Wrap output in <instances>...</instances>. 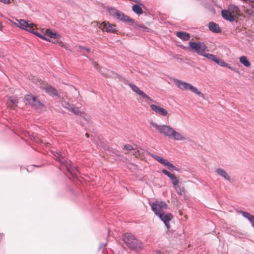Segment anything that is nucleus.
<instances>
[{"label": "nucleus", "instance_id": "nucleus-1", "mask_svg": "<svg viewBox=\"0 0 254 254\" xmlns=\"http://www.w3.org/2000/svg\"><path fill=\"white\" fill-rule=\"evenodd\" d=\"M50 152L54 158L60 163L61 167H64L72 177H77V174H79L78 169L74 164L65 158L63 152L55 148L51 149Z\"/></svg>", "mask_w": 254, "mask_h": 254}, {"label": "nucleus", "instance_id": "nucleus-2", "mask_svg": "<svg viewBox=\"0 0 254 254\" xmlns=\"http://www.w3.org/2000/svg\"><path fill=\"white\" fill-rule=\"evenodd\" d=\"M124 242L130 250L136 252L142 250V243L137 239L134 235L130 233H125L122 237Z\"/></svg>", "mask_w": 254, "mask_h": 254}, {"label": "nucleus", "instance_id": "nucleus-3", "mask_svg": "<svg viewBox=\"0 0 254 254\" xmlns=\"http://www.w3.org/2000/svg\"><path fill=\"white\" fill-rule=\"evenodd\" d=\"M188 49L190 52H194L202 56L205 51H208L207 47L203 42L190 41L189 43Z\"/></svg>", "mask_w": 254, "mask_h": 254}, {"label": "nucleus", "instance_id": "nucleus-4", "mask_svg": "<svg viewBox=\"0 0 254 254\" xmlns=\"http://www.w3.org/2000/svg\"><path fill=\"white\" fill-rule=\"evenodd\" d=\"M174 82L175 83L176 85L181 90H188L189 89L190 91L193 93H195L198 95L199 96L203 97V94L200 92L195 87L193 86L190 83H187L186 82H184L182 80H180L178 79L175 78L174 79Z\"/></svg>", "mask_w": 254, "mask_h": 254}, {"label": "nucleus", "instance_id": "nucleus-5", "mask_svg": "<svg viewBox=\"0 0 254 254\" xmlns=\"http://www.w3.org/2000/svg\"><path fill=\"white\" fill-rule=\"evenodd\" d=\"M113 74H115L116 75V77H118L124 80V82L125 84L128 85L132 89V90L140 96L142 98L146 99L148 101H149L150 102H154L153 100L149 96L146 95L144 92H143L142 91H141L137 86L135 85L134 84L129 82L127 80H125V79L122 77L121 75L116 73H113Z\"/></svg>", "mask_w": 254, "mask_h": 254}, {"label": "nucleus", "instance_id": "nucleus-6", "mask_svg": "<svg viewBox=\"0 0 254 254\" xmlns=\"http://www.w3.org/2000/svg\"><path fill=\"white\" fill-rule=\"evenodd\" d=\"M152 211L154 213L155 215L163 212L164 210L168 208V204L163 201L155 200L151 203L149 202Z\"/></svg>", "mask_w": 254, "mask_h": 254}, {"label": "nucleus", "instance_id": "nucleus-7", "mask_svg": "<svg viewBox=\"0 0 254 254\" xmlns=\"http://www.w3.org/2000/svg\"><path fill=\"white\" fill-rule=\"evenodd\" d=\"M150 125L160 134L170 138V135L173 129L172 127L167 125H158L154 122H151Z\"/></svg>", "mask_w": 254, "mask_h": 254}, {"label": "nucleus", "instance_id": "nucleus-8", "mask_svg": "<svg viewBox=\"0 0 254 254\" xmlns=\"http://www.w3.org/2000/svg\"><path fill=\"white\" fill-rule=\"evenodd\" d=\"M62 106L64 108L72 112L74 115L79 116L84 119L86 120L84 113L81 111L78 107H74L73 105H71L65 101H64L62 102Z\"/></svg>", "mask_w": 254, "mask_h": 254}, {"label": "nucleus", "instance_id": "nucleus-9", "mask_svg": "<svg viewBox=\"0 0 254 254\" xmlns=\"http://www.w3.org/2000/svg\"><path fill=\"white\" fill-rule=\"evenodd\" d=\"M151 156L153 159L159 162L161 164L163 165V166H167L168 169L170 171H173V170H175L178 172L180 171L179 168H177L173 164L169 162L167 160L153 154H151Z\"/></svg>", "mask_w": 254, "mask_h": 254}, {"label": "nucleus", "instance_id": "nucleus-10", "mask_svg": "<svg viewBox=\"0 0 254 254\" xmlns=\"http://www.w3.org/2000/svg\"><path fill=\"white\" fill-rule=\"evenodd\" d=\"M159 218L164 223L166 227L169 230L170 227V221L173 217V215L169 212L165 213L164 211L157 215Z\"/></svg>", "mask_w": 254, "mask_h": 254}, {"label": "nucleus", "instance_id": "nucleus-11", "mask_svg": "<svg viewBox=\"0 0 254 254\" xmlns=\"http://www.w3.org/2000/svg\"><path fill=\"white\" fill-rule=\"evenodd\" d=\"M115 18L130 26V24H131L134 22V19L130 18L128 16L126 15L123 12L119 10H118Z\"/></svg>", "mask_w": 254, "mask_h": 254}, {"label": "nucleus", "instance_id": "nucleus-12", "mask_svg": "<svg viewBox=\"0 0 254 254\" xmlns=\"http://www.w3.org/2000/svg\"><path fill=\"white\" fill-rule=\"evenodd\" d=\"M116 27V25L108 22L107 23L103 22L99 26V28L104 29L107 32L111 33H115L117 32V30Z\"/></svg>", "mask_w": 254, "mask_h": 254}, {"label": "nucleus", "instance_id": "nucleus-13", "mask_svg": "<svg viewBox=\"0 0 254 254\" xmlns=\"http://www.w3.org/2000/svg\"><path fill=\"white\" fill-rule=\"evenodd\" d=\"M162 172L167 176L168 178H170V179L171 180V182L173 186H174L175 188H176V187L177 188H179V180L173 174L169 172L168 171H167L166 169H163L162 170Z\"/></svg>", "mask_w": 254, "mask_h": 254}, {"label": "nucleus", "instance_id": "nucleus-14", "mask_svg": "<svg viewBox=\"0 0 254 254\" xmlns=\"http://www.w3.org/2000/svg\"><path fill=\"white\" fill-rule=\"evenodd\" d=\"M150 108L152 110L154 111L156 113L159 114V115L163 116H166L168 114V111L164 108L161 107L159 106L151 104Z\"/></svg>", "mask_w": 254, "mask_h": 254}, {"label": "nucleus", "instance_id": "nucleus-15", "mask_svg": "<svg viewBox=\"0 0 254 254\" xmlns=\"http://www.w3.org/2000/svg\"><path fill=\"white\" fill-rule=\"evenodd\" d=\"M221 15L223 19L231 22L235 21V19L232 12L228 10L224 9L221 11Z\"/></svg>", "mask_w": 254, "mask_h": 254}, {"label": "nucleus", "instance_id": "nucleus-16", "mask_svg": "<svg viewBox=\"0 0 254 254\" xmlns=\"http://www.w3.org/2000/svg\"><path fill=\"white\" fill-rule=\"evenodd\" d=\"M44 90L45 92L47 93L49 96L57 97L58 98H60L57 90L52 86L48 85L46 86L44 88Z\"/></svg>", "mask_w": 254, "mask_h": 254}, {"label": "nucleus", "instance_id": "nucleus-17", "mask_svg": "<svg viewBox=\"0 0 254 254\" xmlns=\"http://www.w3.org/2000/svg\"><path fill=\"white\" fill-rule=\"evenodd\" d=\"M130 26H132L134 29L142 31L150 32V31L151 30L147 26L144 25L139 24V23L137 21H135L134 19V22L131 24H130Z\"/></svg>", "mask_w": 254, "mask_h": 254}, {"label": "nucleus", "instance_id": "nucleus-18", "mask_svg": "<svg viewBox=\"0 0 254 254\" xmlns=\"http://www.w3.org/2000/svg\"><path fill=\"white\" fill-rule=\"evenodd\" d=\"M240 213L244 217L247 219L250 222L252 226L254 228V216L250 214L249 212L243 210H241L240 211Z\"/></svg>", "mask_w": 254, "mask_h": 254}, {"label": "nucleus", "instance_id": "nucleus-19", "mask_svg": "<svg viewBox=\"0 0 254 254\" xmlns=\"http://www.w3.org/2000/svg\"><path fill=\"white\" fill-rule=\"evenodd\" d=\"M46 34L51 38L58 39L61 37V35L53 29H48L46 30Z\"/></svg>", "mask_w": 254, "mask_h": 254}, {"label": "nucleus", "instance_id": "nucleus-20", "mask_svg": "<svg viewBox=\"0 0 254 254\" xmlns=\"http://www.w3.org/2000/svg\"><path fill=\"white\" fill-rule=\"evenodd\" d=\"M209 30L212 32L218 33L221 32V28L219 25L214 22L211 21L209 23L208 26Z\"/></svg>", "mask_w": 254, "mask_h": 254}, {"label": "nucleus", "instance_id": "nucleus-21", "mask_svg": "<svg viewBox=\"0 0 254 254\" xmlns=\"http://www.w3.org/2000/svg\"><path fill=\"white\" fill-rule=\"evenodd\" d=\"M142 7H144V5L141 3L133 4L132 6V10L135 13L140 15L143 13Z\"/></svg>", "mask_w": 254, "mask_h": 254}, {"label": "nucleus", "instance_id": "nucleus-22", "mask_svg": "<svg viewBox=\"0 0 254 254\" xmlns=\"http://www.w3.org/2000/svg\"><path fill=\"white\" fill-rule=\"evenodd\" d=\"M176 35L179 38L185 41L189 40L190 38V36L189 33L184 31L177 32Z\"/></svg>", "mask_w": 254, "mask_h": 254}, {"label": "nucleus", "instance_id": "nucleus-23", "mask_svg": "<svg viewBox=\"0 0 254 254\" xmlns=\"http://www.w3.org/2000/svg\"><path fill=\"white\" fill-rule=\"evenodd\" d=\"M216 172L221 177H223L224 179L229 182L231 181V178L226 171L223 169L218 168L216 169Z\"/></svg>", "mask_w": 254, "mask_h": 254}, {"label": "nucleus", "instance_id": "nucleus-24", "mask_svg": "<svg viewBox=\"0 0 254 254\" xmlns=\"http://www.w3.org/2000/svg\"><path fill=\"white\" fill-rule=\"evenodd\" d=\"M171 137L176 140H183L185 139V137L184 136L174 129H173L170 135V138Z\"/></svg>", "mask_w": 254, "mask_h": 254}, {"label": "nucleus", "instance_id": "nucleus-25", "mask_svg": "<svg viewBox=\"0 0 254 254\" xmlns=\"http://www.w3.org/2000/svg\"><path fill=\"white\" fill-rule=\"evenodd\" d=\"M19 24V27L23 30H26V29L30 26V25H34L33 23H28L27 21L24 19H20L18 21Z\"/></svg>", "mask_w": 254, "mask_h": 254}, {"label": "nucleus", "instance_id": "nucleus-26", "mask_svg": "<svg viewBox=\"0 0 254 254\" xmlns=\"http://www.w3.org/2000/svg\"><path fill=\"white\" fill-rule=\"evenodd\" d=\"M30 106L34 109H38L43 107L44 104L41 103L36 96H35L34 101L32 102Z\"/></svg>", "mask_w": 254, "mask_h": 254}, {"label": "nucleus", "instance_id": "nucleus-27", "mask_svg": "<svg viewBox=\"0 0 254 254\" xmlns=\"http://www.w3.org/2000/svg\"><path fill=\"white\" fill-rule=\"evenodd\" d=\"M228 9L232 14H239L240 12L239 7L233 4H231L228 6Z\"/></svg>", "mask_w": 254, "mask_h": 254}, {"label": "nucleus", "instance_id": "nucleus-28", "mask_svg": "<svg viewBox=\"0 0 254 254\" xmlns=\"http://www.w3.org/2000/svg\"><path fill=\"white\" fill-rule=\"evenodd\" d=\"M34 99L35 96L30 94L25 95L24 98L25 104L30 106L32 104V102L34 101Z\"/></svg>", "mask_w": 254, "mask_h": 254}, {"label": "nucleus", "instance_id": "nucleus-29", "mask_svg": "<svg viewBox=\"0 0 254 254\" xmlns=\"http://www.w3.org/2000/svg\"><path fill=\"white\" fill-rule=\"evenodd\" d=\"M240 62L246 67H249L251 65L250 63L249 62L247 57L242 56L239 58Z\"/></svg>", "mask_w": 254, "mask_h": 254}, {"label": "nucleus", "instance_id": "nucleus-30", "mask_svg": "<svg viewBox=\"0 0 254 254\" xmlns=\"http://www.w3.org/2000/svg\"><path fill=\"white\" fill-rule=\"evenodd\" d=\"M214 62L217 64L218 65H220L222 67H226L228 65V64L225 63L224 60L220 59L219 58H216L215 61Z\"/></svg>", "mask_w": 254, "mask_h": 254}, {"label": "nucleus", "instance_id": "nucleus-31", "mask_svg": "<svg viewBox=\"0 0 254 254\" xmlns=\"http://www.w3.org/2000/svg\"><path fill=\"white\" fill-rule=\"evenodd\" d=\"M203 57H204L205 58H206L207 59H208V60L212 61V62H214L215 61V60L217 58V57L213 54H206L205 53H204L203 54V55L202 56Z\"/></svg>", "mask_w": 254, "mask_h": 254}, {"label": "nucleus", "instance_id": "nucleus-32", "mask_svg": "<svg viewBox=\"0 0 254 254\" xmlns=\"http://www.w3.org/2000/svg\"><path fill=\"white\" fill-rule=\"evenodd\" d=\"M203 57H204L205 58H206L207 59H208V60L212 61V62H214L215 61V60L217 58V57L213 54H206L205 53H204L203 54V55L202 56Z\"/></svg>", "mask_w": 254, "mask_h": 254}, {"label": "nucleus", "instance_id": "nucleus-33", "mask_svg": "<svg viewBox=\"0 0 254 254\" xmlns=\"http://www.w3.org/2000/svg\"><path fill=\"white\" fill-rule=\"evenodd\" d=\"M118 10H119L114 7H110L108 9L109 14L114 18H115Z\"/></svg>", "mask_w": 254, "mask_h": 254}, {"label": "nucleus", "instance_id": "nucleus-34", "mask_svg": "<svg viewBox=\"0 0 254 254\" xmlns=\"http://www.w3.org/2000/svg\"><path fill=\"white\" fill-rule=\"evenodd\" d=\"M9 102L13 105H16L18 103V99L16 97L10 96L8 98Z\"/></svg>", "mask_w": 254, "mask_h": 254}, {"label": "nucleus", "instance_id": "nucleus-35", "mask_svg": "<svg viewBox=\"0 0 254 254\" xmlns=\"http://www.w3.org/2000/svg\"><path fill=\"white\" fill-rule=\"evenodd\" d=\"M124 148L127 151H131L132 150H134L130 144H126L124 146Z\"/></svg>", "mask_w": 254, "mask_h": 254}, {"label": "nucleus", "instance_id": "nucleus-36", "mask_svg": "<svg viewBox=\"0 0 254 254\" xmlns=\"http://www.w3.org/2000/svg\"><path fill=\"white\" fill-rule=\"evenodd\" d=\"M226 67L228 68L229 69H231V70L234 71L237 73L239 72L238 69L237 67H235L233 66H231L230 64H228V65L226 66Z\"/></svg>", "mask_w": 254, "mask_h": 254}, {"label": "nucleus", "instance_id": "nucleus-37", "mask_svg": "<svg viewBox=\"0 0 254 254\" xmlns=\"http://www.w3.org/2000/svg\"><path fill=\"white\" fill-rule=\"evenodd\" d=\"M34 25H30L29 27H28L26 30H27V31L31 33H34V31H35V29L34 28Z\"/></svg>", "mask_w": 254, "mask_h": 254}, {"label": "nucleus", "instance_id": "nucleus-38", "mask_svg": "<svg viewBox=\"0 0 254 254\" xmlns=\"http://www.w3.org/2000/svg\"><path fill=\"white\" fill-rule=\"evenodd\" d=\"M78 48L80 50H84L87 52H91V50L90 48L79 45Z\"/></svg>", "mask_w": 254, "mask_h": 254}, {"label": "nucleus", "instance_id": "nucleus-39", "mask_svg": "<svg viewBox=\"0 0 254 254\" xmlns=\"http://www.w3.org/2000/svg\"><path fill=\"white\" fill-rule=\"evenodd\" d=\"M178 193L179 194V195H182L183 194V192L184 191V188L183 189H182L181 188H180L179 187V188H177V187H176V188H175Z\"/></svg>", "mask_w": 254, "mask_h": 254}, {"label": "nucleus", "instance_id": "nucleus-40", "mask_svg": "<svg viewBox=\"0 0 254 254\" xmlns=\"http://www.w3.org/2000/svg\"><path fill=\"white\" fill-rule=\"evenodd\" d=\"M52 43H54V44H59V45H60L61 46L63 47L64 44L63 42H59L58 40H55V41H53V40H51V42Z\"/></svg>", "mask_w": 254, "mask_h": 254}, {"label": "nucleus", "instance_id": "nucleus-41", "mask_svg": "<svg viewBox=\"0 0 254 254\" xmlns=\"http://www.w3.org/2000/svg\"><path fill=\"white\" fill-rule=\"evenodd\" d=\"M252 8V11L254 12V0H253V2H251L249 4Z\"/></svg>", "mask_w": 254, "mask_h": 254}, {"label": "nucleus", "instance_id": "nucleus-42", "mask_svg": "<svg viewBox=\"0 0 254 254\" xmlns=\"http://www.w3.org/2000/svg\"><path fill=\"white\" fill-rule=\"evenodd\" d=\"M93 65L94 68H96L97 69H98V64L97 63L94 62L93 63Z\"/></svg>", "mask_w": 254, "mask_h": 254}, {"label": "nucleus", "instance_id": "nucleus-43", "mask_svg": "<svg viewBox=\"0 0 254 254\" xmlns=\"http://www.w3.org/2000/svg\"><path fill=\"white\" fill-rule=\"evenodd\" d=\"M0 0L1 2L6 3V4H8L10 2V0Z\"/></svg>", "mask_w": 254, "mask_h": 254}, {"label": "nucleus", "instance_id": "nucleus-44", "mask_svg": "<svg viewBox=\"0 0 254 254\" xmlns=\"http://www.w3.org/2000/svg\"><path fill=\"white\" fill-rule=\"evenodd\" d=\"M38 37L40 38L41 39H42L43 40H44V39H46V37L41 34H39Z\"/></svg>", "mask_w": 254, "mask_h": 254}, {"label": "nucleus", "instance_id": "nucleus-45", "mask_svg": "<svg viewBox=\"0 0 254 254\" xmlns=\"http://www.w3.org/2000/svg\"><path fill=\"white\" fill-rule=\"evenodd\" d=\"M106 246V244H103V243H102L100 245V246H99V249H102L103 248H104V247H105Z\"/></svg>", "mask_w": 254, "mask_h": 254}, {"label": "nucleus", "instance_id": "nucleus-46", "mask_svg": "<svg viewBox=\"0 0 254 254\" xmlns=\"http://www.w3.org/2000/svg\"><path fill=\"white\" fill-rule=\"evenodd\" d=\"M40 33H39L37 31H36L35 30L34 31V33H33V34L35 35L36 36H37V37L39 36V34H40Z\"/></svg>", "mask_w": 254, "mask_h": 254}, {"label": "nucleus", "instance_id": "nucleus-47", "mask_svg": "<svg viewBox=\"0 0 254 254\" xmlns=\"http://www.w3.org/2000/svg\"><path fill=\"white\" fill-rule=\"evenodd\" d=\"M155 254H162V253L160 251H157L155 252Z\"/></svg>", "mask_w": 254, "mask_h": 254}, {"label": "nucleus", "instance_id": "nucleus-48", "mask_svg": "<svg viewBox=\"0 0 254 254\" xmlns=\"http://www.w3.org/2000/svg\"><path fill=\"white\" fill-rule=\"evenodd\" d=\"M44 40H46V41H49V42H51V40L48 38H47V37H46V39H44Z\"/></svg>", "mask_w": 254, "mask_h": 254}, {"label": "nucleus", "instance_id": "nucleus-49", "mask_svg": "<svg viewBox=\"0 0 254 254\" xmlns=\"http://www.w3.org/2000/svg\"><path fill=\"white\" fill-rule=\"evenodd\" d=\"M33 166L35 167H37V168H39V167H40L42 166V165H38V166H37V165H33Z\"/></svg>", "mask_w": 254, "mask_h": 254}, {"label": "nucleus", "instance_id": "nucleus-50", "mask_svg": "<svg viewBox=\"0 0 254 254\" xmlns=\"http://www.w3.org/2000/svg\"><path fill=\"white\" fill-rule=\"evenodd\" d=\"M85 135L88 138L89 137V134L88 133H86Z\"/></svg>", "mask_w": 254, "mask_h": 254}, {"label": "nucleus", "instance_id": "nucleus-51", "mask_svg": "<svg viewBox=\"0 0 254 254\" xmlns=\"http://www.w3.org/2000/svg\"><path fill=\"white\" fill-rule=\"evenodd\" d=\"M25 169L27 170V172H29V169L28 168H25Z\"/></svg>", "mask_w": 254, "mask_h": 254}, {"label": "nucleus", "instance_id": "nucleus-52", "mask_svg": "<svg viewBox=\"0 0 254 254\" xmlns=\"http://www.w3.org/2000/svg\"><path fill=\"white\" fill-rule=\"evenodd\" d=\"M253 72H254V69Z\"/></svg>", "mask_w": 254, "mask_h": 254}]
</instances>
